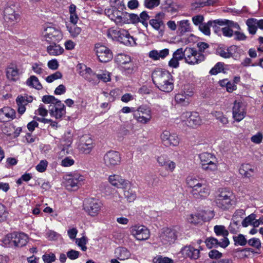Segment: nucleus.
Returning a JSON list of instances; mask_svg holds the SVG:
<instances>
[{
    "label": "nucleus",
    "instance_id": "1",
    "mask_svg": "<svg viewBox=\"0 0 263 263\" xmlns=\"http://www.w3.org/2000/svg\"><path fill=\"white\" fill-rule=\"evenodd\" d=\"M152 79L155 85L162 91L168 92L173 89L172 76L168 71L155 70L152 73Z\"/></svg>",
    "mask_w": 263,
    "mask_h": 263
},
{
    "label": "nucleus",
    "instance_id": "2",
    "mask_svg": "<svg viewBox=\"0 0 263 263\" xmlns=\"http://www.w3.org/2000/svg\"><path fill=\"white\" fill-rule=\"evenodd\" d=\"M215 202L219 208L223 210H227L234 207L237 200L232 192L224 190L217 195Z\"/></svg>",
    "mask_w": 263,
    "mask_h": 263
},
{
    "label": "nucleus",
    "instance_id": "3",
    "mask_svg": "<svg viewBox=\"0 0 263 263\" xmlns=\"http://www.w3.org/2000/svg\"><path fill=\"white\" fill-rule=\"evenodd\" d=\"M179 231L178 226L162 228L159 234L160 241L166 247L171 245L177 240Z\"/></svg>",
    "mask_w": 263,
    "mask_h": 263
},
{
    "label": "nucleus",
    "instance_id": "4",
    "mask_svg": "<svg viewBox=\"0 0 263 263\" xmlns=\"http://www.w3.org/2000/svg\"><path fill=\"white\" fill-rule=\"evenodd\" d=\"M202 168L206 171L214 172L217 170V161L215 156L209 153H202L199 155Z\"/></svg>",
    "mask_w": 263,
    "mask_h": 263
},
{
    "label": "nucleus",
    "instance_id": "5",
    "mask_svg": "<svg viewBox=\"0 0 263 263\" xmlns=\"http://www.w3.org/2000/svg\"><path fill=\"white\" fill-rule=\"evenodd\" d=\"M134 118L139 123L147 124L152 119V111L146 105H141L135 110L133 114Z\"/></svg>",
    "mask_w": 263,
    "mask_h": 263
},
{
    "label": "nucleus",
    "instance_id": "6",
    "mask_svg": "<svg viewBox=\"0 0 263 263\" xmlns=\"http://www.w3.org/2000/svg\"><path fill=\"white\" fill-rule=\"evenodd\" d=\"M205 59L202 53L197 51L195 48L186 47L185 49V62L189 65L198 64Z\"/></svg>",
    "mask_w": 263,
    "mask_h": 263
},
{
    "label": "nucleus",
    "instance_id": "7",
    "mask_svg": "<svg viewBox=\"0 0 263 263\" xmlns=\"http://www.w3.org/2000/svg\"><path fill=\"white\" fill-rule=\"evenodd\" d=\"M84 209L90 216H97L102 207L101 202L95 198L86 199L84 201Z\"/></svg>",
    "mask_w": 263,
    "mask_h": 263
},
{
    "label": "nucleus",
    "instance_id": "8",
    "mask_svg": "<svg viewBox=\"0 0 263 263\" xmlns=\"http://www.w3.org/2000/svg\"><path fill=\"white\" fill-rule=\"evenodd\" d=\"M43 37L49 43L59 42L62 39L63 34L58 28L49 26L45 29L43 32Z\"/></svg>",
    "mask_w": 263,
    "mask_h": 263
},
{
    "label": "nucleus",
    "instance_id": "9",
    "mask_svg": "<svg viewBox=\"0 0 263 263\" xmlns=\"http://www.w3.org/2000/svg\"><path fill=\"white\" fill-rule=\"evenodd\" d=\"M182 122H185L188 126L196 127L201 124L202 120L199 115L197 112H183L180 116Z\"/></svg>",
    "mask_w": 263,
    "mask_h": 263
},
{
    "label": "nucleus",
    "instance_id": "10",
    "mask_svg": "<svg viewBox=\"0 0 263 263\" xmlns=\"http://www.w3.org/2000/svg\"><path fill=\"white\" fill-rule=\"evenodd\" d=\"M160 138L162 144L165 146H176L179 145L180 140L177 134L167 130L161 133Z\"/></svg>",
    "mask_w": 263,
    "mask_h": 263
},
{
    "label": "nucleus",
    "instance_id": "11",
    "mask_svg": "<svg viewBox=\"0 0 263 263\" xmlns=\"http://www.w3.org/2000/svg\"><path fill=\"white\" fill-rule=\"evenodd\" d=\"M121 156L118 152L109 151L104 156V163L107 167L112 168L121 163Z\"/></svg>",
    "mask_w": 263,
    "mask_h": 263
},
{
    "label": "nucleus",
    "instance_id": "12",
    "mask_svg": "<svg viewBox=\"0 0 263 263\" xmlns=\"http://www.w3.org/2000/svg\"><path fill=\"white\" fill-rule=\"evenodd\" d=\"M95 50L99 60L101 62H108L111 60L113 58L111 50L107 47L100 44H96Z\"/></svg>",
    "mask_w": 263,
    "mask_h": 263
},
{
    "label": "nucleus",
    "instance_id": "13",
    "mask_svg": "<svg viewBox=\"0 0 263 263\" xmlns=\"http://www.w3.org/2000/svg\"><path fill=\"white\" fill-rule=\"evenodd\" d=\"M130 234L137 240H144L149 238L150 232L148 229L143 225H135L130 228Z\"/></svg>",
    "mask_w": 263,
    "mask_h": 263
},
{
    "label": "nucleus",
    "instance_id": "14",
    "mask_svg": "<svg viewBox=\"0 0 263 263\" xmlns=\"http://www.w3.org/2000/svg\"><path fill=\"white\" fill-rule=\"evenodd\" d=\"M80 68L79 74L85 80L88 81L92 85H96L99 83V78L98 74L93 72L90 68L87 67L85 65L80 64L78 65Z\"/></svg>",
    "mask_w": 263,
    "mask_h": 263
},
{
    "label": "nucleus",
    "instance_id": "15",
    "mask_svg": "<svg viewBox=\"0 0 263 263\" xmlns=\"http://www.w3.org/2000/svg\"><path fill=\"white\" fill-rule=\"evenodd\" d=\"M190 193L194 198L202 199L209 196L210 190L208 186L202 181L201 183L192 190Z\"/></svg>",
    "mask_w": 263,
    "mask_h": 263
},
{
    "label": "nucleus",
    "instance_id": "16",
    "mask_svg": "<svg viewBox=\"0 0 263 263\" xmlns=\"http://www.w3.org/2000/svg\"><path fill=\"white\" fill-rule=\"evenodd\" d=\"M65 184L68 190L78 187L81 182L84 180V177L80 174H76L73 175H69L65 177Z\"/></svg>",
    "mask_w": 263,
    "mask_h": 263
},
{
    "label": "nucleus",
    "instance_id": "17",
    "mask_svg": "<svg viewBox=\"0 0 263 263\" xmlns=\"http://www.w3.org/2000/svg\"><path fill=\"white\" fill-rule=\"evenodd\" d=\"M233 118L237 122H240L245 117L246 111L243 104L240 102L235 101L232 108Z\"/></svg>",
    "mask_w": 263,
    "mask_h": 263
},
{
    "label": "nucleus",
    "instance_id": "18",
    "mask_svg": "<svg viewBox=\"0 0 263 263\" xmlns=\"http://www.w3.org/2000/svg\"><path fill=\"white\" fill-rule=\"evenodd\" d=\"M15 6L13 5H7L3 11V15L5 20L10 23H15L19 19V15L16 13L14 10Z\"/></svg>",
    "mask_w": 263,
    "mask_h": 263
},
{
    "label": "nucleus",
    "instance_id": "19",
    "mask_svg": "<svg viewBox=\"0 0 263 263\" xmlns=\"http://www.w3.org/2000/svg\"><path fill=\"white\" fill-rule=\"evenodd\" d=\"M93 146L92 139L88 136H84L81 138L79 149L82 153L88 154L91 151Z\"/></svg>",
    "mask_w": 263,
    "mask_h": 263
},
{
    "label": "nucleus",
    "instance_id": "20",
    "mask_svg": "<svg viewBox=\"0 0 263 263\" xmlns=\"http://www.w3.org/2000/svg\"><path fill=\"white\" fill-rule=\"evenodd\" d=\"M109 183L113 186L120 189H126L129 186V182L123 179L117 175L109 176L108 178Z\"/></svg>",
    "mask_w": 263,
    "mask_h": 263
},
{
    "label": "nucleus",
    "instance_id": "21",
    "mask_svg": "<svg viewBox=\"0 0 263 263\" xmlns=\"http://www.w3.org/2000/svg\"><path fill=\"white\" fill-rule=\"evenodd\" d=\"M33 98L30 96L27 95L18 96L16 99L18 112L21 115L23 114L26 110L25 106L31 102Z\"/></svg>",
    "mask_w": 263,
    "mask_h": 263
},
{
    "label": "nucleus",
    "instance_id": "22",
    "mask_svg": "<svg viewBox=\"0 0 263 263\" xmlns=\"http://www.w3.org/2000/svg\"><path fill=\"white\" fill-rule=\"evenodd\" d=\"M49 111L50 115L56 119H61L66 113L65 106L61 102L52 105V107L49 108Z\"/></svg>",
    "mask_w": 263,
    "mask_h": 263
},
{
    "label": "nucleus",
    "instance_id": "23",
    "mask_svg": "<svg viewBox=\"0 0 263 263\" xmlns=\"http://www.w3.org/2000/svg\"><path fill=\"white\" fill-rule=\"evenodd\" d=\"M108 35L112 38L116 39L122 43H127L126 37L128 35V32L123 29H112L109 31Z\"/></svg>",
    "mask_w": 263,
    "mask_h": 263
},
{
    "label": "nucleus",
    "instance_id": "24",
    "mask_svg": "<svg viewBox=\"0 0 263 263\" xmlns=\"http://www.w3.org/2000/svg\"><path fill=\"white\" fill-rule=\"evenodd\" d=\"M181 253L186 257L191 259H197L200 257V250L191 246H186L181 250Z\"/></svg>",
    "mask_w": 263,
    "mask_h": 263
},
{
    "label": "nucleus",
    "instance_id": "25",
    "mask_svg": "<svg viewBox=\"0 0 263 263\" xmlns=\"http://www.w3.org/2000/svg\"><path fill=\"white\" fill-rule=\"evenodd\" d=\"M19 75V69L16 65L12 64L7 68L6 76L9 80L15 82L18 79Z\"/></svg>",
    "mask_w": 263,
    "mask_h": 263
},
{
    "label": "nucleus",
    "instance_id": "26",
    "mask_svg": "<svg viewBox=\"0 0 263 263\" xmlns=\"http://www.w3.org/2000/svg\"><path fill=\"white\" fill-rule=\"evenodd\" d=\"M128 17H129V22H126L125 18L120 15H117L115 18H111V20H114L116 24H124V23H132L133 24H136L139 23V20L138 15L135 13H128Z\"/></svg>",
    "mask_w": 263,
    "mask_h": 263
},
{
    "label": "nucleus",
    "instance_id": "27",
    "mask_svg": "<svg viewBox=\"0 0 263 263\" xmlns=\"http://www.w3.org/2000/svg\"><path fill=\"white\" fill-rule=\"evenodd\" d=\"M218 24L220 25L224 24L223 21L221 20H215L214 21H209L208 23L205 24H202L199 26L200 30L203 32L205 35H209L210 34V26H215L216 24Z\"/></svg>",
    "mask_w": 263,
    "mask_h": 263
},
{
    "label": "nucleus",
    "instance_id": "28",
    "mask_svg": "<svg viewBox=\"0 0 263 263\" xmlns=\"http://www.w3.org/2000/svg\"><path fill=\"white\" fill-rule=\"evenodd\" d=\"M58 42L50 43V45L47 48V52L51 55L57 56L61 54L64 49L59 44Z\"/></svg>",
    "mask_w": 263,
    "mask_h": 263
},
{
    "label": "nucleus",
    "instance_id": "29",
    "mask_svg": "<svg viewBox=\"0 0 263 263\" xmlns=\"http://www.w3.org/2000/svg\"><path fill=\"white\" fill-rule=\"evenodd\" d=\"M28 237L24 233L14 232V247H22L27 242Z\"/></svg>",
    "mask_w": 263,
    "mask_h": 263
},
{
    "label": "nucleus",
    "instance_id": "30",
    "mask_svg": "<svg viewBox=\"0 0 263 263\" xmlns=\"http://www.w3.org/2000/svg\"><path fill=\"white\" fill-rule=\"evenodd\" d=\"M15 116V111L12 108L6 107L0 109V121H6V118L8 119H13Z\"/></svg>",
    "mask_w": 263,
    "mask_h": 263
},
{
    "label": "nucleus",
    "instance_id": "31",
    "mask_svg": "<svg viewBox=\"0 0 263 263\" xmlns=\"http://www.w3.org/2000/svg\"><path fill=\"white\" fill-rule=\"evenodd\" d=\"M116 257L120 260L129 258L130 256V252L124 247H118L115 252Z\"/></svg>",
    "mask_w": 263,
    "mask_h": 263
},
{
    "label": "nucleus",
    "instance_id": "32",
    "mask_svg": "<svg viewBox=\"0 0 263 263\" xmlns=\"http://www.w3.org/2000/svg\"><path fill=\"white\" fill-rule=\"evenodd\" d=\"M239 173L246 178H250L253 175L254 170L249 164H242L239 170Z\"/></svg>",
    "mask_w": 263,
    "mask_h": 263
},
{
    "label": "nucleus",
    "instance_id": "33",
    "mask_svg": "<svg viewBox=\"0 0 263 263\" xmlns=\"http://www.w3.org/2000/svg\"><path fill=\"white\" fill-rule=\"evenodd\" d=\"M192 95V91H190L187 94L178 93L175 96V99L177 103L186 105L190 103L189 97Z\"/></svg>",
    "mask_w": 263,
    "mask_h": 263
},
{
    "label": "nucleus",
    "instance_id": "34",
    "mask_svg": "<svg viewBox=\"0 0 263 263\" xmlns=\"http://www.w3.org/2000/svg\"><path fill=\"white\" fill-rule=\"evenodd\" d=\"M72 137L73 135L71 133V130L70 129L67 130L61 139V144L63 146H66L69 147L72 142Z\"/></svg>",
    "mask_w": 263,
    "mask_h": 263
},
{
    "label": "nucleus",
    "instance_id": "35",
    "mask_svg": "<svg viewBox=\"0 0 263 263\" xmlns=\"http://www.w3.org/2000/svg\"><path fill=\"white\" fill-rule=\"evenodd\" d=\"M121 70L125 74H131L135 73L137 70L136 64L132 62L131 61L128 64L123 65L121 67Z\"/></svg>",
    "mask_w": 263,
    "mask_h": 263
},
{
    "label": "nucleus",
    "instance_id": "36",
    "mask_svg": "<svg viewBox=\"0 0 263 263\" xmlns=\"http://www.w3.org/2000/svg\"><path fill=\"white\" fill-rule=\"evenodd\" d=\"M202 180L196 176H188L186 179V183L187 186L193 190L197 185L201 183Z\"/></svg>",
    "mask_w": 263,
    "mask_h": 263
},
{
    "label": "nucleus",
    "instance_id": "37",
    "mask_svg": "<svg viewBox=\"0 0 263 263\" xmlns=\"http://www.w3.org/2000/svg\"><path fill=\"white\" fill-rule=\"evenodd\" d=\"M236 48V46H232L228 48H219L217 50V53L222 58H230L232 57V51L235 50Z\"/></svg>",
    "mask_w": 263,
    "mask_h": 263
},
{
    "label": "nucleus",
    "instance_id": "38",
    "mask_svg": "<svg viewBox=\"0 0 263 263\" xmlns=\"http://www.w3.org/2000/svg\"><path fill=\"white\" fill-rule=\"evenodd\" d=\"M115 61L121 67L123 65L128 64L130 62L131 58L130 56L127 54L120 53L116 56Z\"/></svg>",
    "mask_w": 263,
    "mask_h": 263
},
{
    "label": "nucleus",
    "instance_id": "39",
    "mask_svg": "<svg viewBox=\"0 0 263 263\" xmlns=\"http://www.w3.org/2000/svg\"><path fill=\"white\" fill-rule=\"evenodd\" d=\"M26 84L29 86L34 88L36 89H41L42 86L40 83L37 78L34 76H31L26 81Z\"/></svg>",
    "mask_w": 263,
    "mask_h": 263
},
{
    "label": "nucleus",
    "instance_id": "40",
    "mask_svg": "<svg viewBox=\"0 0 263 263\" xmlns=\"http://www.w3.org/2000/svg\"><path fill=\"white\" fill-rule=\"evenodd\" d=\"M246 24L248 26L249 32L251 34H255L257 29L256 23V18H249L247 21Z\"/></svg>",
    "mask_w": 263,
    "mask_h": 263
},
{
    "label": "nucleus",
    "instance_id": "41",
    "mask_svg": "<svg viewBox=\"0 0 263 263\" xmlns=\"http://www.w3.org/2000/svg\"><path fill=\"white\" fill-rule=\"evenodd\" d=\"M211 114L221 124L225 125L228 123L229 120L228 118L223 115V112L219 111H213Z\"/></svg>",
    "mask_w": 263,
    "mask_h": 263
},
{
    "label": "nucleus",
    "instance_id": "42",
    "mask_svg": "<svg viewBox=\"0 0 263 263\" xmlns=\"http://www.w3.org/2000/svg\"><path fill=\"white\" fill-rule=\"evenodd\" d=\"M42 101L47 104H50L49 108L52 107V105H56L58 102H61L53 96H44L42 98Z\"/></svg>",
    "mask_w": 263,
    "mask_h": 263
},
{
    "label": "nucleus",
    "instance_id": "43",
    "mask_svg": "<svg viewBox=\"0 0 263 263\" xmlns=\"http://www.w3.org/2000/svg\"><path fill=\"white\" fill-rule=\"evenodd\" d=\"M187 220L190 223L197 224L201 222L203 219L199 214H190L187 217Z\"/></svg>",
    "mask_w": 263,
    "mask_h": 263
},
{
    "label": "nucleus",
    "instance_id": "44",
    "mask_svg": "<svg viewBox=\"0 0 263 263\" xmlns=\"http://www.w3.org/2000/svg\"><path fill=\"white\" fill-rule=\"evenodd\" d=\"M3 243L9 247H14V232L7 234L3 240Z\"/></svg>",
    "mask_w": 263,
    "mask_h": 263
},
{
    "label": "nucleus",
    "instance_id": "45",
    "mask_svg": "<svg viewBox=\"0 0 263 263\" xmlns=\"http://www.w3.org/2000/svg\"><path fill=\"white\" fill-rule=\"evenodd\" d=\"M214 232L218 236H228V231L223 226H215L214 228Z\"/></svg>",
    "mask_w": 263,
    "mask_h": 263
},
{
    "label": "nucleus",
    "instance_id": "46",
    "mask_svg": "<svg viewBox=\"0 0 263 263\" xmlns=\"http://www.w3.org/2000/svg\"><path fill=\"white\" fill-rule=\"evenodd\" d=\"M213 3L212 0H195V2L192 4V7L194 8L202 7L205 5H212Z\"/></svg>",
    "mask_w": 263,
    "mask_h": 263
},
{
    "label": "nucleus",
    "instance_id": "47",
    "mask_svg": "<svg viewBox=\"0 0 263 263\" xmlns=\"http://www.w3.org/2000/svg\"><path fill=\"white\" fill-rule=\"evenodd\" d=\"M190 23L188 20H182L179 23V30L181 32H186L190 30Z\"/></svg>",
    "mask_w": 263,
    "mask_h": 263
},
{
    "label": "nucleus",
    "instance_id": "48",
    "mask_svg": "<svg viewBox=\"0 0 263 263\" xmlns=\"http://www.w3.org/2000/svg\"><path fill=\"white\" fill-rule=\"evenodd\" d=\"M256 215L254 214H251L247 217L242 222V225L244 227H247L249 225L253 226V222L255 220Z\"/></svg>",
    "mask_w": 263,
    "mask_h": 263
},
{
    "label": "nucleus",
    "instance_id": "49",
    "mask_svg": "<svg viewBox=\"0 0 263 263\" xmlns=\"http://www.w3.org/2000/svg\"><path fill=\"white\" fill-rule=\"evenodd\" d=\"M139 23H141L144 26L147 27L148 23L147 20L149 18V16L145 11H142L139 15H138Z\"/></svg>",
    "mask_w": 263,
    "mask_h": 263
},
{
    "label": "nucleus",
    "instance_id": "50",
    "mask_svg": "<svg viewBox=\"0 0 263 263\" xmlns=\"http://www.w3.org/2000/svg\"><path fill=\"white\" fill-rule=\"evenodd\" d=\"M160 4V0H144V6L146 8L152 9Z\"/></svg>",
    "mask_w": 263,
    "mask_h": 263
},
{
    "label": "nucleus",
    "instance_id": "51",
    "mask_svg": "<svg viewBox=\"0 0 263 263\" xmlns=\"http://www.w3.org/2000/svg\"><path fill=\"white\" fill-rule=\"evenodd\" d=\"M68 31L70 35L73 37H76L78 36L81 32V28L73 25L72 26L67 27Z\"/></svg>",
    "mask_w": 263,
    "mask_h": 263
},
{
    "label": "nucleus",
    "instance_id": "52",
    "mask_svg": "<svg viewBox=\"0 0 263 263\" xmlns=\"http://www.w3.org/2000/svg\"><path fill=\"white\" fill-rule=\"evenodd\" d=\"M233 239L236 245L243 246L247 242L246 239L242 234H239L237 236H233Z\"/></svg>",
    "mask_w": 263,
    "mask_h": 263
},
{
    "label": "nucleus",
    "instance_id": "53",
    "mask_svg": "<svg viewBox=\"0 0 263 263\" xmlns=\"http://www.w3.org/2000/svg\"><path fill=\"white\" fill-rule=\"evenodd\" d=\"M124 195L129 202L134 201L136 198V194L135 192L133 191L130 189L127 190H124Z\"/></svg>",
    "mask_w": 263,
    "mask_h": 263
},
{
    "label": "nucleus",
    "instance_id": "54",
    "mask_svg": "<svg viewBox=\"0 0 263 263\" xmlns=\"http://www.w3.org/2000/svg\"><path fill=\"white\" fill-rule=\"evenodd\" d=\"M87 242V238L85 236H83L81 238L76 239V241L78 246L81 247L82 250L83 251H85L87 250V247L86 246Z\"/></svg>",
    "mask_w": 263,
    "mask_h": 263
},
{
    "label": "nucleus",
    "instance_id": "55",
    "mask_svg": "<svg viewBox=\"0 0 263 263\" xmlns=\"http://www.w3.org/2000/svg\"><path fill=\"white\" fill-rule=\"evenodd\" d=\"M173 57L179 61L184 59L185 60V49L182 48L177 49L173 53Z\"/></svg>",
    "mask_w": 263,
    "mask_h": 263
},
{
    "label": "nucleus",
    "instance_id": "56",
    "mask_svg": "<svg viewBox=\"0 0 263 263\" xmlns=\"http://www.w3.org/2000/svg\"><path fill=\"white\" fill-rule=\"evenodd\" d=\"M153 261L154 263H174L173 259L167 257H163L162 256L154 258Z\"/></svg>",
    "mask_w": 263,
    "mask_h": 263
},
{
    "label": "nucleus",
    "instance_id": "57",
    "mask_svg": "<svg viewBox=\"0 0 263 263\" xmlns=\"http://www.w3.org/2000/svg\"><path fill=\"white\" fill-rule=\"evenodd\" d=\"M149 24L157 30H159L161 27L163 25L162 21L158 19H152L149 21Z\"/></svg>",
    "mask_w": 263,
    "mask_h": 263
},
{
    "label": "nucleus",
    "instance_id": "58",
    "mask_svg": "<svg viewBox=\"0 0 263 263\" xmlns=\"http://www.w3.org/2000/svg\"><path fill=\"white\" fill-rule=\"evenodd\" d=\"M62 77V73L60 71H57L55 73L48 76L46 78V81L48 83H51L54 80L61 79Z\"/></svg>",
    "mask_w": 263,
    "mask_h": 263
},
{
    "label": "nucleus",
    "instance_id": "59",
    "mask_svg": "<svg viewBox=\"0 0 263 263\" xmlns=\"http://www.w3.org/2000/svg\"><path fill=\"white\" fill-rule=\"evenodd\" d=\"M223 64L221 63H217L213 68L210 71V73L212 75H216L223 70Z\"/></svg>",
    "mask_w": 263,
    "mask_h": 263
},
{
    "label": "nucleus",
    "instance_id": "60",
    "mask_svg": "<svg viewBox=\"0 0 263 263\" xmlns=\"http://www.w3.org/2000/svg\"><path fill=\"white\" fill-rule=\"evenodd\" d=\"M206 247L211 249L213 247H216L218 246V240L213 237L208 238L205 241Z\"/></svg>",
    "mask_w": 263,
    "mask_h": 263
},
{
    "label": "nucleus",
    "instance_id": "61",
    "mask_svg": "<svg viewBox=\"0 0 263 263\" xmlns=\"http://www.w3.org/2000/svg\"><path fill=\"white\" fill-rule=\"evenodd\" d=\"M42 259L45 263H52L55 260V256L53 253L45 254L43 255Z\"/></svg>",
    "mask_w": 263,
    "mask_h": 263
},
{
    "label": "nucleus",
    "instance_id": "62",
    "mask_svg": "<svg viewBox=\"0 0 263 263\" xmlns=\"http://www.w3.org/2000/svg\"><path fill=\"white\" fill-rule=\"evenodd\" d=\"M32 70L37 74H41L43 73L44 69L42 68V64L34 63L32 65Z\"/></svg>",
    "mask_w": 263,
    "mask_h": 263
},
{
    "label": "nucleus",
    "instance_id": "63",
    "mask_svg": "<svg viewBox=\"0 0 263 263\" xmlns=\"http://www.w3.org/2000/svg\"><path fill=\"white\" fill-rule=\"evenodd\" d=\"M163 167L166 171L173 172L176 168V163L168 159Z\"/></svg>",
    "mask_w": 263,
    "mask_h": 263
},
{
    "label": "nucleus",
    "instance_id": "64",
    "mask_svg": "<svg viewBox=\"0 0 263 263\" xmlns=\"http://www.w3.org/2000/svg\"><path fill=\"white\" fill-rule=\"evenodd\" d=\"M59 234L57 233L56 232L48 230L47 231L46 233V237L50 240H57L59 237Z\"/></svg>",
    "mask_w": 263,
    "mask_h": 263
}]
</instances>
